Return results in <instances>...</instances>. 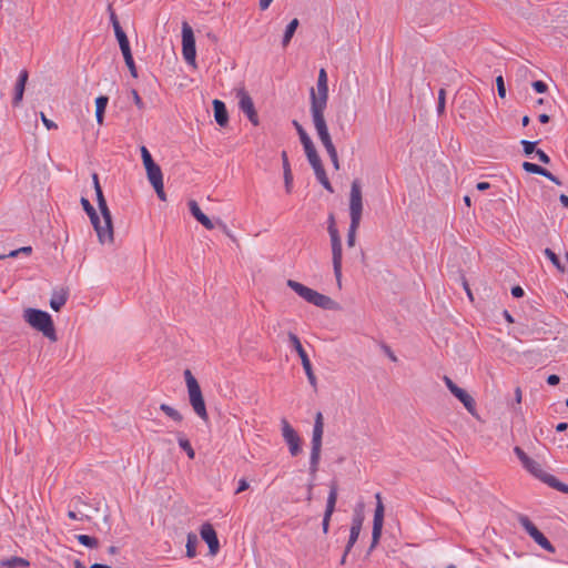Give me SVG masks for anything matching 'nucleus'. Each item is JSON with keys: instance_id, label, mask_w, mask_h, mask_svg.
I'll use <instances>...</instances> for the list:
<instances>
[{"instance_id": "1", "label": "nucleus", "mask_w": 568, "mask_h": 568, "mask_svg": "<svg viewBox=\"0 0 568 568\" xmlns=\"http://www.w3.org/2000/svg\"><path fill=\"white\" fill-rule=\"evenodd\" d=\"M363 212V197L361 184L357 180L352 182L349 193V216L351 224L347 234V245L353 247L355 245L356 232L361 223Z\"/></svg>"}, {"instance_id": "2", "label": "nucleus", "mask_w": 568, "mask_h": 568, "mask_svg": "<svg viewBox=\"0 0 568 568\" xmlns=\"http://www.w3.org/2000/svg\"><path fill=\"white\" fill-rule=\"evenodd\" d=\"M23 318L31 327L41 332L51 342L58 339L53 321L49 313L37 308H27L23 312Z\"/></svg>"}, {"instance_id": "3", "label": "nucleus", "mask_w": 568, "mask_h": 568, "mask_svg": "<svg viewBox=\"0 0 568 568\" xmlns=\"http://www.w3.org/2000/svg\"><path fill=\"white\" fill-rule=\"evenodd\" d=\"M184 378L187 387L189 400L194 413L204 422L209 419L205 402L201 387L190 369L184 371Z\"/></svg>"}, {"instance_id": "4", "label": "nucleus", "mask_w": 568, "mask_h": 568, "mask_svg": "<svg viewBox=\"0 0 568 568\" xmlns=\"http://www.w3.org/2000/svg\"><path fill=\"white\" fill-rule=\"evenodd\" d=\"M287 286L306 302L321 308L332 310L335 305L334 301L329 296L321 294L294 280H288Z\"/></svg>"}, {"instance_id": "5", "label": "nucleus", "mask_w": 568, "mask_h": 568, "mask_svg": "<svg viewBox=\"0 0 568 568\" xmlns=\"http://www.w3.org/2000/svg\"><path fill=\"white\" fill-rule=\"evenodd\" d=\"M311 109H326L328 101V84L327 73L325 69H321L318 72L316 90L311 89L310 93Z\"/></svg>"}, {"instance_id": "6", "label": "nucleus", "mask_w": 568, "mask_h": 568, "mask_svg": "<svg viewBox=\"0 0 568 568\" xmlns=\"http://www.w3.org/2000/svg\"><path fill=\"white\" fill-rule=\"evenodd\" d=\"M333 220V216L331 217ZM328 232L331 235V242H332V261H333V268H334V275L337 281V285L341 287L342 285V243L341 237L338 234V231L334 226V223L328 227Z\"/></svg>"}, {"instance_id": "7", "label": "nucleus", "mask_w": 568, "mask_h": 568, "mask_svg": "<svg viewBox=\"0 0 568 568\" xmlns=\"http://www.w3.org/2000/svg\"><path fill=\"white\" fill-rule=\"evenodd\" d=\"M234 93L236 99L239 100L240 110L247 116L248 121L253 125L260 124L258 114L255 110L254 102L250 97L248 92L245 90L243 85L234 89Z\"/></svg>"}, {"instance_id": "8", "label": "nucleus", "mask_w": 568, "mask_h": 568, "mask_svg": "<svg viewBox=\"0 0 568 568\" xmlns=\"http://www.w3.org/2000/svg\"><path fill=\"white\" fill-rule=\"evenodd\" d=\"M375 499H376V508L374 511L372 542H371V546L368 549L369 552L378 545L381 536H382L383 525H384L385 508H384V504L382 501L381 493L375 494Z\"/></svg>"}, {"instance_id": "9", "label": "nucleus", "mask_w": 568, "mask_h": 568, "mask_svg": "<svg viewBox=\"0 0 568 568\" xmlns=\"http://www.w3.org/2000/svg\"><path fill=\"white\" fill-rule=\"evenodd\" d=\"M518 521L521 527L526 530V532L534 539V541L539 545L542 549L554 554L556 551L555 547L551 542L544 536L541 531L531 523V520L525 516L520 515L518 517Z\"/></svg>"}, {"instance_id": "10", "label": "nucleus", "mask_w": 568, "mask_h": 568, "mask_svg": "<svg viewBox=\"0 0 568 568\" xmlns=\"http://www.w3.org/2000/svg\"><path fill=\"white\" fill-rule=\"evenodd\" d=\"M288 339L301 358V363L303 365V368L305 371V374L307 376L310 384L316 389L317 381H316L315 374L313 372L311 361H310L300 338L294 333H288Z\"/></svg>"}, {"instance_id": "11", "label": "nucleus", "mask_w": 568, "mask_h": 568, "mask_svg": "<svg viewBox=\"0 0 568 568\" xmlns=\"http://www.w3.org/2000/svg\"><path fill=\"white\" fill-rule=\"evenodd\" d=\"M182 53L184 60L194 67L196 57L195 38L187 22H183L182 24Z\"/></svg>"}, {"instance_id": "12", "label": "nucleus", "mask_w": 568, "mask_h": 568, "mask_svg": "<svg viewBox=\"0 0 568 568\" xmlns=\"http://www.w3.org/2000/svg\"><path fill=\"white\" fill-rule=\"evenodd\" d=\"M88 216L90 217L91 224L97 232L99 242L101 244L105 243H113L114 241V234H113V225H108L103 223V220L100 219L95 209L88 213Z\"/></svg>"}, {"instance_id": "13", "label": "nucleus", "mask_w": 568, "mask_h": 568, "mask_svg": "<svg viewBox=\"0 0 568 568\" xmlns=\"http://www.w3.org/2000/svg\"><path fill=\"white\" fill-rule=\"evenodd\" d=\"M88 216L90 217L91 224L97 232L99 242L101 244L105 243H113L114 241V234H113V225H108L103 223V220L100 219L95 209L88 213Z\"/></svg>"}, {"instance_id": "14", "label": "nucleus", "mask_w": 568, "mask_h": 568, "mask_svg": "<svg viewBox=\"0 0 568 568\" xmlns=\"http://www.w3.org/2000/svg\"><path fill=\"white\" fill-rule=\"evenodd\" d=\"M281 429L282 436L288 446L290 454L292 456L301 454V438L286 418L281 419Z\"/></svg>"}, {"instance_id": "15", "label": "nucleus", "mask_w": 568, "mask_h": 568, "mask_svg": "<svg viewBox=\"0 0 568 568\" xmlns=\"http://www.w3.org/2000/svg\"><path fill=\"white\" fill-rule=\"evenodd\" d=\"M443 381L450 393L463 403L468 413L476 416L475 399L465 389L458 387L448 376H444Z\"/></svg>"}, {"instance_id": "16", "label": "nucleus", "mask_w": 568, "mask_h": 568, "mask_svg": "<svg viewBox=\"0 0 568 568\" xmlns=\"http://www.w3.org/2000/svg\"><path fill=\"white\" fill-rule=\"evenodd\" d=\"M325 110L326 109H311L312 121L320 140L331 136L325 120Z\"/></svg>"}, {"instance_id": "17", "label": "nucleus", "mask_w": 568, "mask_h": 568, "mask_svg": "<svg viewBox=\"0 0 568 568\" xmlns=\"http://www.w3.org/2000/svg\"><path fill=\"white\" fill-rule=\"evenodd\" d=\"M202 539L207 544L210 554L215 556L220 549V542L213 526L209 523L202 525L200 530Z\"/></svg>"}, {"instance_id": "18", "label": "nucleus", "mask_w": 568, "mask_h": 568, "mask_svg": "<svg viewBox=\"0 0 568 568\" xmlns=\"http://www.w3.org/2000/svg\"><path fill=\"white\" fill-rule=\"evenodd\" d=\"M322 439L321 437H316L312 435V449L310 456V474L312 477L315 476L318 470V464L321 459V449H322Z\"/></svg>"}, {"instance_id": "19", "label": "nucleus", "mask_w": 568, "mask_h": 568, "mask_svg": "<svg viewBox=\"0 0 568 568\" xmlns=\"http://www.w3.org/2000/svg\"><path fill=\"white\" fill-rule=\"evenodd\" d=\"M69 297V290L67 287H59L53 290L50 298V306L53 311H60L67 303Z\"/></svg>"}, {"instance_id": "20", "label": "nucleus", "mask_w": 568, "mask_h": 568, "mask_svg": "<svg viewBox=\"0 0 568 568\" xmlns=\"http://www.w3.org/2000/svg\"><path fill=\"white\" fill-rule=\"evenodd\" d=\"M189 209L194 219L206 230H213L215 227L214 223L201 211L196 201H189Z\"/></svg>"}, {"instance_id": "21", "label": "nucleus", "mask_w": 568, "mask_h": 568, "mask_svg": "<svg viewBox=\"0 0 568 568\" xmlns=\"http://www.w3.org/2000/svg\"><path fill=\"white\" fill-rule=\"evenodd\" d=\"M212 104H213V110H214V119H215L216 123L222 128L226 126L229 123V113H227L224 102L215 99V100H213Z\"/></svg>"}, {"instance_id": "22", "label": "nucleus", "mask_w": 568, "mask_h": 568, "mask_svg": "<svg viewBox=\"0 0 568 568\" xmlns=\"http://www.w3.org/2000/svg\"><path fill=\"white\" fill-rule=\"evenodd\" d=\"M28 77H29V73H28L27 70H22L19 73V78H18L17 83L14 85V97H13V100H12L13 105H19V103L22 101L24 89H26V84H27V81H28Z\"/></svg>"}, {"instance_id": "23", "label": "nucleus", "mask_w": 568, "mask_h": 568, "mask_svg": "<svg viewBox=\"0 0 568 568\" xmlns=\"http://www.w3.org/2000/svg\"><path fill=\"white\" fill-rule=\"evenodd\" d=\"M523 466L527 469V471H529L535 477L541 479L542 481H544V477L550 476L549 474H546L542 470L541 465L538 462H536L535 459H532L530 457H529L528 462L523 464Z\"/></svg>"}, {"instance_id": "24", "label": "nucleus", "mask_w": 568, "mask_h": 568, "mask_svg": "<svg viewBox=\"0 0 568 568\" xmlns=\"http://www.w3.org/2000/svg\"><path fill=\"white\" fill-rule=\"evenodd\" d=\"M145 171L151 185L163 183V174L161 168L156 163L146 168Z\"/></svg>"}, {"instance_id": "25", "label": "nucleus", "mask_w": 568, "mask_h": 568, "mask_svg": "<svg viewBox=\"0 0 568 568\" xmlns=\"http://www.w3.org/2000/svg\"><path fill=\"white\" fill-rule=\"evenodd\" d=\"M313 170H314V173L318 180V182L329 192H333V187H332V184L326 175V172H325V169L321 163L316 164V165H313L312 166Z\"/></svg>"}, {"instance_id": "26", "label": "nucleus", "mask_w": 568, "mask_h": 568, "mask_svg": "<svg viewBox=\"0 0 568 568\" xmlns=\"http://www.w3.org/2000/svg\"><path fill=\"white\" fill-rule=\"evenodd\" d=\"M313 170H314V173L318 180V182L329 192H333V187H332V184L326 175V172H325V169L321 163L316 164V165H313L312 166Z\"/></svg>"}, {"instance_id": "27", "label": "nucleus", "mask_w": 568, "mask_h": 568, "mask_svg": "<svg viewBox=\"0 0 568 568\" xmlns=\"http://www.w3.org/2000/svg\"><path fill=\"white\" fill-rule=\"evenodd\" d=\"M337 491H338V489H337L336 483H332L329 486V493H328L326 508H325L324 513L333 515V513L335 511V506H336L337 496H338Z\"/></svg>"}, {"instance_id": "28", "label": "nucleus", "mask_w": 568, "mask_h": 568, "mask_svg": "<svg viewBox=\"0 0 568 568\" xmlns=\"http://www.w3.org/2000/svg\"><path fill=\"white\" fill-rule=\"evenodd\" d=\"M109 98L105 95H100L95 99V118L97 122L101 125L104 119L105 108L108 105Z\"/></svg>"}, {"instance_id": "29", "label": "nucleus", "mask_w": 568, "mask_h": 568, "mask_svg": "<svg viewBox=\"0 0 568 568\" xmlns=\"http://www.w3.org/2000/svg\"><path fill=\"white\" fill-rule=\"evenodd\" d=\"M300 22H298V19H293L286 27L285 29V32H284V36H283V40H282V45L283 48H286L290 43V41L292 40L297 27H298Z\"/></svg>"}, {"instance_id": "30", "label": "nucleus", "mask_w": 568, "mask_h": 568, "mask_svg": "<svg viewBox=\"0 0 568 568\" xmlns=\"http://www.w3.org/2000/svg\"><path fill=\"white\" fill-rule=\"evenodd\" d=\"M160 409L175 423H181L183 420L182 414L168 404H161Z\"/></svg>"}, {"instance_id": "31", "label": "nucleus", "mask_w": 568, "mask_h": 568, "mask_svg": "<svg viewBox=\"0 0 568 568\" xmlns=\"http://www.w3.org/2000/svg\"><path fill=\"white\" fill-rule=\"evenodd\" d=\"M1 566L8 567V568H16V567H28L30 564L27 559L21 557H11L9 559H4L0 562Z\"/></svg>"}, {"instance_id": "32", "label": "nucleus", "mask_w": 568, "mask_h": 568, "mask_svg": "<svg viewBox=\"0 0 568 568\" xmlns=\"http://www.w3.org/2000/svg\"><path fill=\"white\" fill-rule=\"evenodd\" d=\"M178 443H179V446L186 453L187 457L190 459H194L195 452H194L193 447L191 446L190 440L182 434H179Z\"/></svg>"}, {"instance_id": "33", "label": "nucleus", "mask_w": 568, "mask_h": 568, "mask_svg": "<svg viewBox=\"0 0 568 568\" xmlns=\"http://www.w3.org/2000/svg\"><path fill=\"white\" fill-rule=\"evenodd\" d=\"M544 483L548 484L550 487L557 489L558 491H561V493H565V494H568V485L559 481L556 477H554L552 475L551 476H548V477H544Z\"/></svg>"}, {"instance_id": "34", "label": "nucleus", "mask_w": 568, "mask_h": 568, "mask_svg": "<svg viewBox=\"0 0 568 568\" xmlns=\"http://www.w3.org/2000/svg\"><path fill=\"white\" fill-rule=\"evenodd\" d=\"M323 434H324V418H323V414L321 412H317L315 415V422H314L312 435L323 438Z\"/></svg>"}, {"instance_id": "35", "label": "nucleus", "mask_w": 568, "mask_h": 568, "mask_svg": "<svg viewBox=\"0 0 568 568\" xmlns=\"http://www.w3.org/2000/svg\"><path fill=\"white\" fill-rule=\"evenodd\" d=\"M196 544H197L196 535L189 534L187 542H186V556L189 558H194L196 556Z\"/></svg>"}, {"instance_id": "36", "label": "nucleus", "mask_w": 568, "mask_h": 568, "mask_svg": "<svg viewBox=\"0 0 568 568\" xmlns=\"http://www.w3.org/2000/svg\"><path fill=\"white\" fill-rule=\"evenodd\" d=\"M78 541L89 548H97L99 545V541L97 538L88 536V535H78L77 536Z\"/></svg>"}, {"instance_id": "37", "label": "nucleus", "mask_w": 568, "mask_h": 568, "mask_svg": "<svg viewBox=\"0 0 568 568\" xmlns=\"http://www.w3.org/2000/svg\"><path fill=\"white\" fill-rule=\"evenodd\" d=\"M545 255L550 260V262L554 264V266L560 271V272H564L565 271V267L564 265L560 263L558 256L556 255V253L550 250V248H546L544 251Z\"/></svg>"}, {"instance_id": "38", "label": "nucleus", "mask_w": 568, "mask_h": 568, "mask_svg": "<svg viewBox=\"0 0 568 568\" xmlns=\"http://www.w3.org/2000/svg\"><path fill=\"white\" fill-rule=\"evenodd\" d=\"M123 58H124L125 64L130 71L131 75L133 78H138V71H136V67L134 64L132 52L123 54Z\"/></svg>"}, {"instance_id": "39", "label": "nucleus", "mask_w": 568, "mask_h": 568, "mask_svg": "<svg viewBox=\"0 0 568 568\" xmlns=\"http://www.w3.org/2000/svg\"><path fill=\"white\" fill-rule=\"evenodd\" d=\"M359 534H361V530L351 528L349 538H348L347 545L345 547L346 548V554H349V551L352 550L353 546L357 541V539L359 537Z\"/></svg>"}, {"instance_id": "40", "label": "nucleus", "mask_w": 568, "mask_h": 568, "mask_svg": "<svg viewBox=\"0 0 568 568\" xmlns=\"http://www.w3.org/2000/svg\"><path fill=\"white\" fill-rule=\"evenodd\" d=\"M140 150H141V156H142L143 165H144L145 169L151 166V165H153V164H155V162L153 161V159L151 156V153L149 152L146 146L142 145Z\"/></svg>"}, {"instance_id": "41", "label": "nucleus", "mask_w": 568, "mask_h": 568, "mask_svg": "<svg viewBox=\"0 0 568 568\" xmlns=\"http://www.w3.org/2000/svg\"><path fill=\"white\" fill-rule=\"evenodd\" d=\"M116 39H118L122 54L131 52V48H130V43H129L126 34L118 37Z\"/></svg>"}, {"instance_id": "42", "label": "nucleus", "mask_w": 568, "mask_h": 568, "mask_svg": "<svg viewBox=\"0 0 568 568\" xmlns=\"http://www.w3.org/2000/svg\"><path fill=\"white\" fill-rule=\"evenodd\" d=\"M99 210H100V212H101L103 223H104V224H108V225H113V224H112V215H111V211L109 210L108 204H106V205H104V206H100V207H99Z\"/></svg>"}, {"instance_id": "43", "label": "nucleus", "mask_w": 568, "mask_h": 568, "mask_svg": "<svg viewBox=\"0 0 568 568\" xmlns=\"http://www.w3.org/2000/svg\"><path fill=\"white\" fill-rule=\"evenodd\" d=\"M536 144H537V142L528 141V140H523L521 141V145H523V149H524V153L526 155H530L534 152L536 153Z\"/></svg>"}, {"instance_id": "44", "label": "nucleus", "mask_w": 568, "mask_h": 568, "mask_svg": "<svg viewBox=\"0 0 568 568\" xmlns=\"http://www.w3.org/2000/svg\"><path fill=\"white\" fill-rule=\"evenodd\" d=\"M523 169L528 173H534V174H538V175L542 171L541 166H539L535 163H531V162H524Z\"/></svg>"}, {"instance_id": "45", "label": "nucleus", "mask_w": 568, "mask_h": 568, "mask_svg": "<svg viewBox=\"0 0 568 568\" xmlns=\"http://www.w3.org/2000/svg\"><path fill=\"white\" fill-rule=\"evenodd\" d=\"M293 125L295 126L300 135L301 143H304L305 141L311 139L306 131L303 129V126L296 120L293 121Z\"/></svg>"}, {"instance_id": "46", "label": "nucleus", "mask_w": 568, "mask_h": 568, "mask_svg": "<svg viewBox=\"0 0 568 568\" xmlns=\"http://www.w3.org/2000/svg\"><path fill=\"white\" fill-rule=\"evenodd\" d=\"M284 175V183H285V190L287 193H291L292 191V184H293V174L291 170H286V172H283Z\"/></svg>"}, {"instance_id": "47", "label": "nucleus", "mask_w": 568, "mask_h": 568, "mask_svg": "<svg viewBox=\"0 0 568 568\" xmlns=\"http://www.w3.org/2000/svg\"><path fill=\"white\" fill-rule=\"evenodd\" d=\"M364 516L361 513L355 514L352 520L351 528L362 530Z\"/></svg>"}, {"instance_id": "48", "label": "nucleus", "mask_w": 568, "mask_h": 568, "mask_svg": "<svg viewBox=\"0 0 568 568\" xmlns=\"http://www.w3.org/2000/svg\"><path fill=\"white\" fill-rule=\"evenodd\" d=\"M445 95H446L445 89H440L438 92V105H437V111L439 114H442L445 110Z\"/></svg>"}, {"instance_id": "49", "label": "nucleus", "mask_w": 568, "mask_h": 568, "mask_svg": "<svg viewBox=\"0 0 568 568\" xmlns=\"http://www.w3.org/2000/svg\"><path fill=\"white\" fill-rule=\"evenodd\" d=\"M320 141L322 142V144L325 148L327 153H332L333 151L336 150L335 145L333 144V141H332L331 136H328L326 139H322Z\"/></svg>"}, {"instance_id": "50", "label": "nucleus", "mask_w": 568, "mask_h": 568, "mask_svg": "<svg viewBox=\"0 0 568 568\" xmlns=\"http://www.w3.org/2000/svg\"><path fill=\"white\" fill-rule=\"evenodd\" d=\"M131 94H132V98H133V102L138 106V109L139 110H143L144 109V103H143L142 99L140 98L138 91L135 89H132L131 90Z\"/></svg>"}, {"instance_id": "51", "label": "nucleus", "mask_w": 568, "mask_h": 568, "mask_svg": "<svg viewBox=\"0 0 568 568\" xmlns=\"http://www.w3.org/2000/svg\"><path fill=\"white\" fill-rule=\"evenodd\" d=\"M496 84H497L498 95L500 98H505L506 89H505L504 79L501 75L497 77Z\"/></svg>"}, {"instance_id": "52", "label": "nucleus", "mask_w": 568, "mask_h": 568, "mask_svg": "<svg viewBox=\"0 0 568 568\" xmlns=\"http://www.w3.org/2000/svg\"><path fill=\"white\" fill-rule=\"evenodd\" d=\"M514 453L516 454V456L519 458V460L521 462V464H525L526 462H528L529 459V456L518 446H516L514 448Z\"/></svg>"}, {"instance_id": "53", "label": "nucleus", "mask_w": 568, "mask_h": 568, "mask_svg": "<svg viewBox=\"0 0 568 568\" xmlns=\"http://www.w3.org/2000/svg\"><path fill=\"white\" fill-rule=\"evenodd\" d=\"M40 116H41L42 123L44 124V126L48 130H52V129H57L58 128V125L53 121L48 119L43 112L40 113Z\"/></svg>"}, {"instance_id": "54", "label": "nucleus", "mask_w": 568, "mask_h": 568, "mask_svg": "<svg viewBox=\"0 0 568 568\" xmlns=\"http://www.w3.org/2000/svg\"><path fill=\"white\" fill-rule=\"evenodd\" d=\"M539 175L545 176L546 179L550 180L551 182L556 183L557 185H560L561 182L548 170L542 168V171L539 173Z\"/></svg>"}, {"instance_id": "55", "label": "nucleus", "mask_w": 568, "mask_h": 568, "mask_svg": "<svg viewBox=\"0 0 568 568\" xmlns=\"http://www.w3.org/2000/svg\"><path fill=\"white\" fill-rule=\"evenodd\" d=\"M302 144H303V148H304V151H305V154H306V155H310V154H312V153L316 152V149H315V146H314V143H313V141H312L311 139H310V140H307V141H305V142H304V143H302Z\"/></svg>"}, {"instance_id": "56", "label": "nucleus", "mask_w": 568, "mask_h": 568, "mask_svg": "<svg viewBox=\"0 0 568 568\" xmlns=\"http://www.w3.org/2000/svg\"><path fill=\"white\" fill-rule=\"evenodd\" d=\"M532 88L538 93H545L547 91V84L542 81H535L532 82Z\"/></svg>"}, {"instance_id": "57", "label": "nucleus", "mask_w": 568, "mask_h": 568, "mask_svg": "<svg viewBox=\"0 0 568 568\" xmlns=\"http://www.w3.org/2000/svg\"><path fill=\"white\" fill-rule=\"evenodd\" d=\"M152 186L154 187L159 199L162 200V201H165L166 196H165L163 183L155 184V185H152Z\"/></svg>"}, {"instance_id": "58", "label": "nucleus", "mask_w": 568, "mask_h": 568, "mask_svg": "<svg viewBox=\"0 0 568 568\" xmlns=\"http://www.w3.org/2000/svg\"><path fill=\"white\" fill-rule=\"evenodd\" d=\"M331 518H332V514L324 513L323 523H322V528H323L324 534L328 532Z\"/></svg>"}, {"instance_id": "59", "label": "nucleus", "mask_w": 568, "mask_h": 568, "mask_svg": "<svg viewBox=\"0 0 568 568\" xmlns=\"http://www.w3.org/2000/svg\"><path fill=\"white\" fill-rule=\"evenodd\" d=\"M536 156L540 162L545 164H548L550 162V158L540 149L536 150Z\"/></svg>"}, {"instance_id": "60", "label": "nucleus", "mask_w": 568, "mask_h": 568, "mask_svg": "<svg viewBox=\"0 0 568 568\" xmlns=\"http://www.w3.org/2000/svg\"><path fill=\"white\" fill-rule=\"evenodd\" d=\"M80 203L87 214L94 210L93 205L87 197H81Z\"/></svg>"}, {"instance_id": "61", "label": "nucleus", "mask_w": 568, "mask_h": 568, "mask_svg": "<svg viewBox=\"0 0 568 568\" xmlns=\"http://www.w3.org/2000/svg\"><path fill=\"white\" fill-rule=\"evenodd\" d=\"M306 156H307V160H308V162H310V164L312 166L322 162L320 156H318V154H317V151L312 153V154H310V155H306Z\"/></svg>"}, {"instance_id": "62", "label": "nucleus", "mask_w": 568, "mask_h": 568, "mask_svg": "<svg viewBox=\"0 0 568 568\" xmlns=\"http://www.w3.org/2000/svg\"><path fill=\"white\" fill-rule=\"evenodd\" d=\"M335 170H338L339 169V162H338V155H337V151H333L332 153H327Z\"/></svg>"}, {"instance_id": "63", "label": "nucleus", "mask_w": 568, "mask_h": 568, "mask_svg": "<svg viewBox=\"0 0 568 568\" xmlns=\"http://www.w3.org/2000/svg\"><path fill=\"white\" fill-rule=\"evenodd\" d=\"M112 27L116 38L125 34L119 21H114V23H112Z\"/></svg>"}, {"instance_id": "64", "label": "nucleus", "mask_w": 568, "mask_h": 568, "mask_svg": "<svg viewBox=\"0 0 568 568\" xmlns=\"http://www.w3.org/2000/svg\"><path fill=\"white\" fill-rule=\"evenodd\" d=\"M112 27L116 38L125 34L119 21H114V23H112Z\"/></svg>"}]
</instances>
